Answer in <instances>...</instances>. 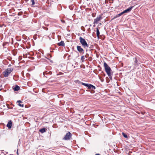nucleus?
Listing matches in <instances>:
<instances>
[{"label": "nucleus", "instance_id": "f03ea898", "mask_svg": "<svg viewBox=\"0 0 155 155\" xmlns=\"http://www.w3.org/2000/svg\"><path fill=\"white\" fill-rule=\"evenodd\" d=\"M104 67L105 69V71L107 74L108 76L110 78L111 76V68L110 67L107 65V64L105 62H104Z\"/></svg>", "mask_w": 155, "mask_h": 155}, {"label": "nucleus", "instance_id": "f3484780", "mask_svg": "<svg viewBox=\"0 0 155 155\" xmlns=\"http://www.w3.org/2000/svg\"><path fill=\"white\" fill-rule=\"evenodd\" d=\"M134 64H137V63L138 62V61L137 60V58L136 57H135L134 58Z\"/></svg>", "mask_w": 155, "mask_h": 155}, {"label": "nucleus", "instance_id": "a878e982", "mask_svg": "<svg viewBox=\"0 0 155 155\" xmlns=\"http://www.w3.org/2000/svg\"><path fill=\"white\" fill-rule=\"evenodd\" d=\"M48 73L50 74H51V72H49Z\"/></svg>", "mask_w": 155, "mask_h": 155}, {"label": "nucleus", "instance_id": "7ed1b4c3", "mask_svg": "<svg viewBox=\"0 0 155 155\" xmlns=\"http://www.w3.org/2000/svg\"><path fill=\"white\" fill-rule=\"evenodd\" d=\"M13 68L10 67V68H7L3 72V74L4 77H8L13 71Z\"/></svg>", "mask_w": 155, "mask_h": 155}, {"label": "nucleus", "instance_id": "9d476101", "mask_svg": "<svg viewBox=\"0 0 155 155\" xmlns=\"http://www.w3.org/2000/svg\"><path fill=\"white\" fill-rule=\"evenodd\" d=\"M12 123L11 120L8 121V124L7 125V126L8 127V129H11L12 126Z\"/></svg>", "mask_w": 155, "mask_h": 155}, {"label": "nucleus", "instance_id": "39448f33", "mask_svg": "<svg viewBox=\"0 0 155 155\" xmlns=\"http://www.w3.org/2000/svg\"><path fill=\"white\" fill-rule=\"evenodd\" d=\"M72 136V134L70 132L66 133L65 136L63 138V140H68L71 139Z\"/></svg>", "mask_w": 155, "mask_h": 155}, {"label": "nucleus", "instance_id": "a211bd4d", "mask_svg": "<svg viewBox=\"0 0 155 155\" xmlns=\"http://www.w3.org/2000/svg\"><path fill=\"white\" fill-rule=\"evenodd\" d=\"M122 15V14L121 13L115 16L114 17V18H115L117 17L120 16Z\"/></svg>", "mask_w": 155, "mask_h": 155}, {"label": "nucleus", "instance_id": "7c9ffc66", "mask_svg": "<svg viewBox=\"0 0 155 155\" xmlns=\"http://www.w3.org/2000/svg\"><path fill=\"white\" fill-rule=\"evenodd\" d=\"M12 105H13V106H14V105H13V104H12Z\"/></svg>", "mask_w": 155, "mask_h": 155}, {"label": "nucleus", "instance_id": "6ab92c4d", "mask_svg": "<svg viewBox=\"0 0 155 155\" xmlns=\"http://www.w3.org/2000/svg\"><path fill=\"white\" fill-rule=\"evenodd\" d=\"M81 59L82 62L84 61L85 59L84 56L83 55L81 57Z\"/></svg>", "mask_w": 155, "mask_h": 155}, {"label": "nucleus", "instance_id": "2eb2a0df", "mask_svg": "<svg viewBox=\"0 0 155 155\" xmlns=\"http://www.w3.org/2000/svg\"><path fill=\"white\" fill-rule=\"evenodd\" d=\"M100 31L98 28H97V35L98 38H99Z\"/></svg>", "mask_w": 155, "mask_h": 155}, {"label": "nucleus", "instance_id": "1a4fd4ad", "mask_svg": "<svg viewBox=\"0 0 155 155\" xmlns=\"http://www.w3.org/2000/svg\"><path fill=\"white\" fill-rule=\"evenodd\" d=\"M17 103H18V105L21 107H24V104L23 102L21 100H18L17 101Z\"/></svg>", "mask_w": 155, "mask_h": 155}, {"label": "nucleus", "instance_id": "393cba45", "mask_svg": "<svg viewBox=\"0 0 155 155\" xmlns=\"http://www.w3.org/2000/svg\"><path fill=\"white\" fill-rule=\"evenodd\" d=\"M17 155H18V149H17Z\"/></svg>", "mask_w": 155, "mask_h": 155}, {"label": "nucleus", "instance_id": "c85d7f7f", "mask_svg": "<svg viewBox=\"0 0 155 155\" xmlns=\"http://www.w3.org/2000/svg\"><path fill=\"white\" fill-rule=\"evenodd\" d=\"M47 77H48L47 76H45V78H47Z\"/></svg>", "mask_w": 155, "mask_h": 155}, {"label": "nucleus", "instance_id": "aec40b11", "mask_svg": "<svg viewBox=\"0 0 155 155\" xmlns=\"http://www.w3.org/2000/svg\"><path fill=\"white\" fill-rule=\"evenodd\" d=\"M31 2H32V4L31 5L32 6V5H34L35 4V2L34 1V0H31Z\"/></svg>", "mask_w": 155, "mask_h": 155}, {"label": "nucleus", "instance_id": "5701e85b", "mask_svg": "<svg viewBox=\"0 0 155 155\" xmlns=\"http://www.w3.org/2000/svg\"><path fill=\"white\" fill-rule=\"evenodd\" d=\"M61 22L63 23H64L65 21L64 20H61Z\"/></svg>", "mask_w": 155, "mask_h": 155}, {"label": "nucleus", "instance_id": "412c9836", "mask_svg": "<svg viewBox=\"0 0 155 155\" xmlns=\"http://www.w3.org/2000/svg\"><path fill=\"white\" fill-rule=\"evenodd\" d=\"M7 107L8 108V109H12L13 108V107H10L9 106V105L8 104H7Z\"/></svg>", "mask_w": 155, "mask_h": 155}, {"label": "nucleus", "instance_id": "b1692460", "mask_svg": "<svg viewBox=\"0 0 155 155\" xmlns=\"http://www.w3.org/2000/svg\"><path fill=\"white\" fill-rule=\"evenodd\" d=\"M46 74H47V73H47V71H46V72H44L43 73V74L44 75V76H45V74H46Z\"/></svg>", "mask_w": 155, "mask_h": 155}, {"label": "nucleus", "instance_id": "bb28decb", "mask_svg": "<svg viewBox=\"0 0 155 155\" xmlns=\"http://www.w3.org/2000/svg\"><path fill=\"white\" fill-rule=\"evenodd\" d=\"M96 155H101L99 153H97V154H96Z\"/></svg>", "mask_w": 155, "mask_h": 155}, {"label": "nucleus", "instance_id": "0eeeda50", "mask_svg": "<svg viewBox=\"0 0 155 155\" xmlns=\"http://www.w3.org/2000/svg\"><path fill=\"white\" fill-rule=\"evenodd\" d=\"M77 50L80 53L83 54L84 53L83 49L80 46H77Z\"/></svg>", "mask_w": 155, "mask_h": 155}, {"label": "nucleus", "instance_id": "2f4dec72", "mask_svg": "<svg viewBox=\"0 0 155 155\" xmlns=\"http://www.w3.org/2000/svg\"><path fill=\"white\" fill-rule=\"evenodd\" d=\"M105 3H106V1H105Z\"/></svg>", "mask_w": 155, "mask_h": 155}, {"label": "nucleus", "instance_id": "4468645a", "mask_svg": "<svg viewBox=\"0 0 155 155\" xmlns=\"http://www.w3.org/2000/svg\"><path fill=\"white\" fill-rule=\"evenodd\" d=\"M20 89V87L18 85H16L13 88L14 91H18Z\"/></svg>", "mask_w": 155, "mask_h": 155}, {"label": "nucleus", "instance_id": "f257e3e1", "mask_svg": "<svg viewBox=\"0 0 155 155\" xmlns=\"http://www.w3.org/2000/svg\"><path fill=\"white\" fill-rule=\"evenodd\" d=\"M76 82L78 83H81L82 85L87 87L88 89L91 91V93H94L95 91L94 90L96 89V87L93 85L90 84H87L81 82L79 80L76 81Z\"/></svg>", "mask_w": 155, "mask_h": 155}, {"label": "nucleus", "instance_id": "f8f14e48", "mask_svg": "<svg viewBox=\"0 0 155 155\" xmlns=\"http://www.w3.org/2000/svg\"><path fill=\"white\" fill-rule=\"evenodd\" d=\"M58 46H64L65 45V44L64 42V41H61L59 43H58Z\"/></svg>", "mask_w": 155, "mask_h": 155}, {"label": "nucleus", "instance_id": "423d86ee", "mask_svg": "<svg viewBox=\"0 0 155 155\" xmlns=\"http://www.w3.org/2000/svg\"><path fill=\"white\" fill-rule=\"evenodd\" d=\"M133 8V6L130 7L128 8L124 11L123 12H121V13L122 14V15L124 13L130 12Z\"/></svg>", "mask_w": 155, "mask_h": 155}, {"label": "nucleus", "instance_id": "6e6552de", "mask_svg": "<svg viewBox=\"0 0 155 155\" xmlns=\"http://www.w3.org/2000/svg\"><path fill=\"white\" fill-rule=\"evenodd\" d=\"M102 19L101 17L99 16L97 17L96 18L94 19V24H97L98 23V22L100 20Z\"/></svg>", "mask_w": 155, "mask_h": 155}, {"label": "nucleus", "instance_id": "dca6fc26", "mask_svg": "<svg viewBox=\"0 0 155 155\" xmlns=\"http://www.w3.org/2000/svg\"><path fill=\"white\" fill-rule=\"evenodd\" d=\"M122 134L124 138H126L127 139L128 138V137L127 135L125 133L123 132L122 133Z\"/></svg>", "mask_w": 155, "mask_h": 155}, {"label": "nucleus", "instance_id": "c756f323", "mask_svg": "<svg viewBox=\"0 0 155 155\" xmlns=\"http://www.w3.org/2000/svg\"><path fill=\"white\" fill-rule=\"evenodd\" d=\"M141 113H142V114H144V113H142V112H141Z\"/></svg>", "mask_w": 155, "mask_h": 155}, {"label": "nucleus", "instance_id": "20e7f679", "mask_svg": "<svg viewBox=\"0 0 155 155\" xmlns=\"http://www.w3.org/2000/svg\"><path fill=\"white\" fill-rule=\"evenodd\" d=\"M79 40L80 43L83 46V47L84 48L88 47L89 45L87 44L85 40L82 37H80L79 38Z\"/></svg>", "mask_w": 155, "mask_h": 155}, {"label": "nucleus", "instance_id": "4be33fe9", "mask_svg": "<svg viewBox=\"0 0 155 155\" xmlns=\"http://www.w3.org/2000/svg\"><path fill=\"white\" fill-rule=\"evenodd\" d=\"M99 79L102 82H103L104 81V80L103 78H99Z\"/></svg>", "mask_w": 155, "mask_h": 155}, {"label": "nucleus", "instance_id": "9b49d317", "mask_svg": "<svg viewBox=\"0 0 155 155\" xmlns=\"http://www.w3.org/2000/svg\"><path fill=\"white\" fill-rule=\"evenodd\" d=\"M47 130V129L45 128H43L42 129H40L39 130V131L41 133H43L46 132V131Z\"/></svg>", "mask_w": 155, "mask_h": 155}, {"label": "nucleus", "instance_id": "cd10ccee", "mask_svg": "<svg viewBox=\"0 0 155 155\" xmlns=\"http://www.w3.org/2000/svg\"><path fill=\"white\" fill-rule=\"evenodd\" d=\"M8 67H10L11 66V64H9V65H8Z\"/></svg>", "mask_w": 155, "mask_h": 155}, {"label": "nucleus", "instance_id": "ddd939ff", "mask_svg": "<svg viewBox=\"0 0 155 155\" xmlns=\"http://www.w3.org/2000/svg\"><path fill=\"white\" fill-rule=\"evenodd\" d=\"M110 80L112 81V78H110V79L109 78H105V81L107 83H109L110 81Z\"/></svg>", "mask_w": 155, "mask_h": 155}]
</instances>
